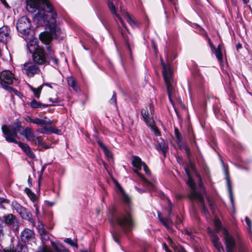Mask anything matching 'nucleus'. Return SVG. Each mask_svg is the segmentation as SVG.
<instances>
[{"mask_svg": "<svg viewBox=\"0 0 252 252\" xmlns=\"http://www.w3.org/2000/svg\"><path fill=\"white\" fill-rule=\"evenodd\" d=\"M51 15L45 14L44 12L40 11L35 16V18L39 21H42L47 26V31L41 33L39 37L41 41L45 44H48L54 37H58L61 33V30L56 24L57 14L54 12H50Z\"/></svg>", "mask_w": 252, "mask_h": 252, "instance_id": "1", "label": "nucleus"}, {"mask_svg": "<svg viewBox=\"0 0 252 252\" xmlns=\"http://www.w3.org/2000/svg\"><path fill=\"white\" fill-rule=\"evenodd\" d=\"M21 128L23 127L18 123L16 128L13 127H9L4 125L2 126V130L5 135V139L7 142L18 143L19 146L24 151L28 156L33 158H34V155L31 151L29 146L21 142H18L16 140V138L17 137V130H20Z\"/></svg>", "mask_w": 252, "mask_h": 252, "instance_id": "2", "label": "nucleus"}, {"mask_svg": "<svg viewBox=\"0 0 252 252\" xmlns=\"http://www.w3.org/2000/svg\"><path fill=\"white\" fill-rule=\"evenodd\" d=\"M162 66V76L166 86L168 96L170 102L173 105V98L175 96V89L173 86V80L172 72L169 63L164 64L161 60Z\"/></svg>", "mask_w": 252, "mask_h": 252, "instance_id": "3", "label": "nucleus"}, {"mask_svg": "<svg viewBox=\"0 0 252 252\" xmlns=\"http://www.w3.org/2000/svg\"><path fill=\"white\" fill-rule=\"evenodd\" d=\"M186 172L189 178L188 185L191 189V191L189 194V197L191 199L197 200L201 203L202 208L205 214V215L206 217H207L209 215V213L204 205L203 198L200 193L196 191L195 184L191 178L188 170L186 169Z\"/></svg>", "mask_w": 252, "mask_h": 252, "instance_id": "4", "label": "nucleus"}, {"mask_svg": "<svg viewBox=\"0 0 252 252\" xmlns=\"http://www.w3.org/2000/svg\"><path fill=\"white\" fill-rule=\"evenodd\" d=\"M117 224L124 231L130 230L134 225L132 217L129 213H121L116 218Z\"/></svg>", "mask_w": 252, "mask_h": 252, "instance_id": "5", "label": "nucleus"}, {"mask_svg": "<svg viewBox=\"0 0 252 252\" xmlns=\"http://www.w3.org/2000/svg\"><path fill=\"white\" fill-rule=\"evenodd\" d=\"M26 1L27 10L31 13L35 12L36 9H39L41 4L46 7L47 12H53V7L48 0H26Z\"/></svg>", "mask_w": 252, "mask_h": 252, "instance_id": "6", "label": "nucleus"}, {"mask_svg": "<svg viewBox=\"0 0 252 252\" xmlns=\"http://www.w3.org/2000/svg\"><path fill=\"white\" fill-rule=\"evenodd\" d=\"M14 79V75L9 70H4L0 73V84L1 87L8 91H13L15 94L19 95V92L9 86V85L12 84Z\"/></svg>", "mask_w": 252, "mask_h": 252, "instance_id": "7", "label": "nucleus"}, {"mask_svg": "<svg viewBox=\"0 0 252 252\" xmlns=\"http://www.w3.org/2000/svg\"><path fill=\"white\" fill-rule=\"evenodd\" d=\"M16 28L22 37H26L27 36L33 33L31 29L30 20L27 17H22L18 20Z\"/></svg>", "mask_w": 252, "mask_h": 252, "instance_id": "8", "label": "nucleus"}, {"mask_svg": "<svg viewBox=\"0 0 252 252\" xmlns=\"http://www.w3.org/2000/svg\"><path fill=\"white\" fill-rule=\"evenodd\" d=\"M12 206L23 219L29 220L32 223L33 225H34V221L32 218V215L30 212L16 202H13Z\"/></svg>", "mask_w": 252, "mask_h": 252, "instance_id": "9", "label": "nucleus"}, {"mask_svg": "<svg viewBox=\"0 0 252 252\" xmlns=\"http://www.w3.org/2000/svg\"><path fill=\"white\" fill-rule=\"evenodd\" d=\"M22 71L30 77H33L35 74H38L40 69L38 66L32 63H25L22 66Z\"/></svg>", "mask_w": 252, "mask_h": 252, "instance_id": "10", "label": "nucleus"}, {"mask_svg": "<svg viewBox=\"0 0 252 252\" xmlns=\"http://www.w3.org/2000/svg\"><path fill=\"white\" fill-rule=\"evenodd\" d=\"M32 59L34 63L38 64L48 63L44 51L42 48H38L35 52L32 53Z\"/></svg>", "mask_w": 252, "mask_h": 252, "instance_id": "11", "label": "nucleus"}, {"mask_svg": "<svg viewBox=\"0 0 252 252\" xmlns=\"http://www.w3.org/2000/svg\"><path fill=\"white\" fill-rule=\"evenodd\" d=\"M152 105L146 107L141 110V114L143 118L149 126H152L154 124V121L152 115Z\"/></svg>", "mask_w": 252, "mask_h": 252, "instance_id": "12", "label": "nucleus"}, {"mask_svg": "<svg viewBox=\"0 0 252 252\" xmlns=\"http://www.w3.org/2000/svg\"><path fill=\"white\" fill-rule=\"evenodd\" d=\"M23 38L27 41V48L30 53H33L35 52L36 50L38 49L37 39L33 37V33L27 36L26 37Z\"/></svg>", "mask_w": 252, "mask_h": 252, "instance_id": "13", "label": "nucleus"}, {"mask_svg": "<svg viewBox=\"0 0 252 252\" xmlns=\"http://www.w3.org/2000/svg\"><path fill=\"white\" fill-rule=\"evenodd\" d=\"M223 233L226 251L227 252H232V250L235 247V240L225 229H223Z\"/></svg>", "mask_w": 252, "mask_h": 252, "instance_id": "14", "label": "nucleus"}, {"mask_svg": "<svg viewBox=\"0 0 252 252\" xmlns=\"http://www.w3.org/2000/svg\"><path fill=\"white\" fill-rule=\"evenodd\" d=\"M35 233L34 231L29 228H25L21 233L20 238L24 243H27L34 239Z\"/></svg>", "mask_w": 252, "mask_h": 252, "instance_id": "15", "label": "nucleus"}, {"mask_svg": "<svg viewBox=\"0 0 252 252\" xmlns=\"http://www.w3.org/2000/svg\"><path fill=\"white\" fill-rule=\"evenodd\" d=\"M43 127L41 128H38L36 130V131L38 133H42V134H49L51 133H55L58 134H61V131L59 129L56 128L54 126H49L47 127V126H43Z\"/></svg>", "mask_w": 252, "mask_h": 252, "instance_id": "16", "label": "nucleus"}, {"mask_svg": "<svg viewBox=\"0 0 252 252\" xmlns=\"http://www.w3.org/2000/svg\"><path fill=\"white\" fill-rule=\"evenodd\" d=\"M9 32V29L7 26L0 28V41L1 42L6 43L10 39Z\"/></svg>", "mask_w": 252, "mask_h": 252, "instance_id": "17", "label": "nucleus"}, {"mask_svg": "<svg viewBox=\"0 0 252 252\" xmlns=\"http://www.w3.org/2000/svg\"><path fill=\"white\" fill-rule=\"evenodd\" d=\"M210 46L212 52L215 54L216 58L220 62H222L223 61V57L221 51V45L219 44L217 48H216L215 46L210 41L209 42Z\"/></svg>", "mask_w": 252, "mask_h": 252, "instance_id": "18", "label": "nucleus"}, {"mask_svg": "<svg viewBox=\"0 0 252 252\" xmlns=\"http://www.w3.org/2000/svg\"><path fill=\"white\" fill-rule=\"evenodd\" d=\"M156 140L157 142V144L156 146V149L158 151H161L164 156H165L168 148L167 144H166L162 138Z\"/></svg>", "mask_w": 252, "mask_h": 252, "instance_id": "19", "label": "nucleus"}, {"mask_svg": "<svg viewBox=\"0 0 252 252\" xmlns=\"http://www.w3.org/2000/svg\"><path fill=\"white\" fill-rule=\"evenodd\" d=\"M3 219L4 223L7 225L15 226L17 225L18 223L17 218L12 214H8L6 216H3Z\"/></svg>", "mask_w": 252, "mask_h": 252, "instance_id": "20", "label": "nucleus"}, {"mask_svg": "<svg viewBox=\"0 0 252 252\" xmlns=\"http://www.w3.org/2000/svg\"><path fill=\"white\" fill-rule=\"evenodd\" d=\"M108 7H109L110 10L111 11V12L116 15V16L119 20V21L121 22L122 25L125 29H126V24H125L124 22L123 21L122 19L121 18V17L117 13L115 6L112 0H108Z\"/></svg>", "mask_w": 252, "mask_h": 252, "instance_id": "21", "label": "nucleus"}, {"mask_svg": "<svg viewBox=\"0 0 252 252\" xmlns=\"http://www.w3.org/2000/svg\"><path fill=\"white\" fill-rule=\"evenodd\" d=\"M171 213V210L169 209L168 211L169 217L168 218H164L161 216L160 213L158 212V218L160 221L164 225L167 229L170 228V225L172 223L171 220L170 218V215Z\"/></svg>", "mask_w": 252, "mask_h": 252, "instance_id": "22", "label": "nucleus"}, {"mask_svg": "<svg viewBox=\"0 0 252 252\" xmlns=\"http://www.w3.org/2000/svg\"><path fill=\"white\" fill-rule=\"evenodd\" d=\"M208 232L211 233V239L214 247L216 248L219 252H220L222 250V247L221 243L219 241L218 237L212 233L210 229L208 230Z\"/></svg>", "mask_w": 252, "mask_h": 252, "instance_id": "23", "label": "nucleus"}, {"mask_svg": "<svg viewBox=\"0 0 252 252\" xmlns=\"http://www.w3.org/2000/svg\"><path fill=\"white\" fill-rule=\"evenodd\" d=\"M143 163L139 157L136 156L132 157V163L135 168L139 169H141Z\"/></svg>", "mask_w": 252, "mask_h": 252, "instance_id": "24", "label": "nucleus"}, {"mask_svg": "<svg viewBox=\"0 0 252 252\" xmlns=\"http://www.w3.org/2000/svg\"><path fill=\"white\" fill-rule=\"evenodd\" d=\"M22 134L29 140L35 138L33 131L30 127H28L26 128V129L24 130Z\"/></svg>", "mask_w": 252, "mask_h": 252, "instance_id": "25", "label": "nucleus"}, {"mask_svg": "<svg viewBox=\"0 0 252 252\" xmlns=\"http://www.w3.org/2000/svg\"><path fill=\"white\" fill-rule=\"evenodd\" d=\"M33 124L39 125L40 126L51 125L52 124V122L48 119H40L39 118H35V121L33 122Z\"/></svg>", "mask_w": 252, "mask_h": 252, "instance_id": "26", "label": "nucleus"}, {"mask_svg": "<svg viewBox=\"0 0 252 252\" xmlns=\"http://www.w3.org/2000/svg\"><path fill=\"white\" fill-rule=\"evenodd\" d=\"M47 50H48L47 57L49 61H52L55 64H58V60L54 55L53 52L50 49L49 46L47 47Z\"/></svg>", "mask_w": 252, "mask_h": 252, "instance_id": "27", "label": "nucleus"}, {"mask_svg": "<svg viewBox=\"0 0 252 252\" xmlns=\"http://www.w3.org/2000/svg\"><path fill=\"white\" fill-rule=\"evenodd\" d=\"M97 142L98 144L102 148L103 150V152L105 155V156L110 158H112V153L107 149V148L105 146V145L103 144L102 141L99 139H97Z\"/></svg>", "mask_w": 252, "mask_h": 252, "instance_id": "28", "label": "nucleus"}, {"mask_svg": "<svg viewBox=\"0 0 252 252\" xmlns=\"http://www.w3.org/2000/svg\"><path fill=\"white\" fill-rule=\"evenodd\" d=\"M4 252H28V250L27 246L18 245L14 251L5 250Z\"/></svg>", "mask_w": 252, "mask_h": 252, "instance_id": "29", "label": "nucleus"}, {"mask_svg": "<svg viewBox=\"0 0 252 252\" xmlns=\"http://www.w3.org/2000/svg\"><path fill=\"white\" fill-rule=\"evenodd\" d=\"M124 16L125 18H126V21L129 23V24L132 27H136L137 22L132 19L130 16L126 12H125L123 13Z\"/></svg>", "mask_w": 252, "mask_h": 252, "instance_id": "30", "label": "nucleus"}, {"mask_svg": "<svg viewBox=\"0 0 252 252\" xmlns=\"http://www.w3.org/2000/svg\"><path fill=\"white\" fill-rule=\"evenodd\" d=\"M67 83L68 85L72 87L74 90L76 92L78 91V88L76 85L75 80L73 77L70 76L67 78Z\"/></svg>", "mask_w": 252, "mask_h": 252, "instance_id": "31", "label": "nucleus"}, {"mask_svg": "<svg viewBox=\"0 0 252 252\" xmlns=\"http://www.w3.org/2000/svg\"><path fill=\"white\" fill-rule=\"evenodd\" d=\"M48 105L47 104H42L35 100H32L30 103V106L33 108L46 107Z\"/></svg>", "mask_w": 252, "mask_h": 252, "instance_id": "32", "label": "nucleus"}, {"mask_svg": "<svg viewBox=\"0 0 252 252\" xmlns=\"http://www.w3.org/2000/svg\"><path fill=\"white\" fill-rule=\"evenodd\" d=\"M42 89V86H40L37 89L34 88L32 87H31V89L34 93V94L35 97L37 98H39L40 96V94L41 93V90Z\"/></svg>", "mask_w": 252, "mask_h": 252, "instance_id": "33", "label": "nucleus"}, {"mask_svg": "<svg viewBox=\"0 0 252 252\" xmlns=\"http://www.w3.org/2000/svg\"><path fill=\"white\" fill-rule=\"evenodd\" d=\"M25 192L32 201H34L36 200V196L35 194L32 192L29 189L26 188L25 189Z\"/></svg>", "mask_w": 252, "mask_h": 252, "instance_id": "34", "label": "nucleus"}, {"mask_svg": "<svg viewBox=\"0 0 252 252\" xmlns=\"http://www.w3.org/2000/svg\"><path fill=\"white\" fill-rule=\"evenodd\" d=\"M121 193L124 202L126 204H128L130 201L129 197L125 193L124 190L123 191V192H121Z\"/></svg>", "mask_w": 252, "mask_h": 252, "instance_id": "35", "label": "nucleus"}, {"mask_svg": "<svg viewBox=\"0 0 252 252\" xmlns=\"http://www.w3.org/2000/svg\"><path fill=\"white\" fill-rule=\"evenodd\" d=\"M171 246L174 249L175 252H187L181 246H175V244H171Z\"/></svg>", "mask_w": 252, "mask_h": 252, "instance_id": "36", "label": "nucleus"}, {"mask_svg": "<svg viewBox=\"0 0 252 252\" xmlns=\"http://www.w3.org/2000/svg\"><path fill=\"white\" fill-rule=\"evenodd\" d=\"M179 146H180L181 150H185L186 153H187V155L188 156H189V155L190 154V150H189V148L186 146V144H184L180 145Z\"/></svg>", "mask_w": 252, "mask_h": 252, "instance_id": "37", "label": "nucleus"}, {"mask_svg": "<svg viewBox=\"0 0 252 252\" xmlns=\"http://www.w3.org/2000/svg\"><path fill=\"white\" fill-rule=\"evenodd\" d=\"M227 187H228V191H229V196H230V198L231 199V202L233 203V196H232V187L231 186V184H230V182L229 181V180H227Z\"/></svg>", "mask_w": 252, "mask_h": 252, "instance_id": "38", "label": "nucleus"}, {"mask_svg": "<svg viewBox=\"0 0 252 252\" xmlns=\"http://www.w3.org/2000/svg\"><path fill=\"white\" fill-rule=\"evenodd\" d=\"M245 220L247 225L249 226V231L250 233L252 232V222L251 220L249 219V218L247 217L245 218Z\"/></svg>", "mask_w": 252, "mask_h": 252, "instance_id": "39", "label": "nucleus"}, {"mask_svg": "<svg viewBox=\"0 0 252 252\" xmlns=\"http://www.w3.org/2000/svg\"><path fill=\"white\" fill-rule=\"evenodd\" d=\"M117 98L116 95L115 93H113L111 98L109 100V102L111 104H116Z\"/></svg>", "mask_w": 252, "mask_h": 252, "instance_id": "40", "label": "nucleus"}, {"mask_svg": "<svg viewBox=\"0 0 252 252\" xmlns=\"http://www.w3.org/2000/svg\"><path fill=\"white\" fill-rule=\"evenodd\" d=\"M64 242L66 243L70 244L71 246H75L76 248L78 247L77 244L70 238L66 239L65 240H64Z\"/></svg>", "mask_w": 252, "mask_h": 252, "instance_id": "41", "label": "nucleus"}, {"mask_svg": "<svg viewBox=\"0 0 252 252\" xmlns=\"http://www.w3.org/2000/svg\"><path fill=\"white\" fill-rule=\"evenodd\" d=\"M152 128L153 131L154 132L155 135L156 136H160V133L158 130L157 128L155 126L154 124L152 126H150Z\"/></svg>", "mask_w": 252, "mask_h": 252, "instance_id": "42", "label": "nucleus"}, {"mask_svg": "<svg viewBox=\"0 0 252 252\" xmlns=\"http://www.w3.org/2000/svg\"><path fill=\"white\" fill-rule=\"evenodd\" d=\"M175 133L176 137L178 140L177 142L178 144H179V143L181 142V138L180 134L177 129H175Z\"/></svg>", "mask_w": 252, "mask_h": 252, "instance_id": "43", "label": "nucleus"}, {"mask_svg": "<svg viewBox=\"0 0 252 252\" xmlns=\"http://www.w3.org/2000/svg\"><path fill=\"white\" fill-rule=\"evenodd\" d=\"M135 172L137 174V175L140 178H141L142 179V180L143 181H144L145 183H148L149 185H152L151 184L150 182H149L145 178H144V177L143 176V175L141 173H140L139 172H138L137 171H135Z\"/></svg>", "mask_w": 252, "mask_h": 252, "instance_id": "44", "label": "nucleus"}, {"mask_svg": "<svg viewBox=\"0 0 252 252\" xmlns=\"http://www.w3.org/2000/svg\"><path fill=\"white\" fill-rule=\"evenodd\" d=\"M215 225L217 231H218L220 227V221L216 220L215 221Z\"/></svg>", "mask_w": 252, "mask_h": 252, "instance_id": "45", "label": "nucleus"}, {"mask_svg": "<svg viewBox=\"0 0 252 252\" xmlns=\"http://www.w3.org/2000/svg\"><path fill=\"white\" fill-rule=\"evenodd\" d=\"M114 183L115 186L117 187V188L119 189V190L121 191V192H123V191L124 190L122 188L121 185L119 184V183L116 180H114Z\"/></svg>", "mask_w": 252, "mask_h": 252, "instance_id": "46", "label": "nucleus"}, {"mask_svg": "<svg viewBox=\"0 0 252 252\" xmlns=\"http://www.w3.org/2000/svg\"><path fill=\"white\" fill-rule=\"evenodd\" d=\"M142 166L143 167V169L145 171V173L147 174H150V170H149L148 167L146 165V164L145 163H143Z\"/></svg>", "mask_w": 252, "mask_h": 252, "instance_id": "47", "label": "nucleus"}, {"mask_svg": "<svg viewBox=\"0 0 252 252\" xmlns=\"http://www.w3.org/2000/svg\"><path fill=\"white\" fill-rule=\"evenodd\" d=\"M208 201L209 207H210L211 209L213 210L214 209V201L210 198H208Z\"/></svg>", "mask_w": 252, "mask_h": 252, "instance_id": "48", "label": "nucleus"}, {"mask_svg": "<svg viewBox=\"0 0 252 252\" xmlns=\"http://www.w3.org/2000/svg\"><path fill=\"white\" fill-rule=\"evenodd\" d=\"M39 232L41 236L44 235L45 236H47V238H48V236L47 235L46 231L43 229H39Z\"/></svg>", "mask_w": 252, "mask_h": 252, "instance_id": "49", "label": "nucleus"}, {"mask_svg": "<svg viewBox=\"0 0 252 252\" xmlns=\"http://www.w3.org/2000/svg\"><path fill=\"white\" fill-rule=\"evenodd\" d=\"M33 140L35 141V143L36 142V141H37L38 142V144H41L42 141V139L40 136L36 137L35 138L33 139Z\"/></svg>", "mask_w": 252, "mask_h": 252, "instance_id": "50", "label": "nucleus"}, {"mask_svg": "<svg viewBox=\"0 0 252 252\" xmlns=\"http://www.w3.org/2000/svg\"><path fill=\"white\" fill-rule=\"evenodd\" d=\"M25 120L28 122L32 123H33V122H34V121H35V119H32L31 117H30L29 116H27L25 118Z\"/></svg>", "mask_w": 252, "mask_h": 252, "instance_id": "51", "label": "nucleus"}, {"mask_svg": "<svg viewBox=\"0 0 252 252\" xmlns=\"http://www.w3.org/2000/svg\"><path fill=\"white\" fill-rule=\"evenodd\" d=\"M49 100L51 102L53 103H57L58 102V98L57 97L55 98H50Z\"/></svg>", "mask_w": 252, "mask_h": 252, "instance_id": "52", "label": "nucleus"}, {"mask_svg": "<svg viewBox=\"0 0 252 252\" xmlns=\"http://www.w3.org/2000/svg\"><path fill=\"white\" fill-rule=\"evenodd\" d=\"M45 203L47 205H48V206H52L54 205V202H51L50 201H45Z\"/></svg>", "mask_w": 252, "mask_h": 252, "instance_id": "53", "label": "nucleus"}, {"mask_svg": "<svg viewBox=\"0 0 252 252\" xmlns=\"http://www.w3.org/2000/svg\"><path fill=\"white\" fill-rule=\"evenodd\" d=\"M5 224L4 221L0 218V227H3Z\"/></svg>", "mask_w": 252, "mask_h": 252, "instance_id": "54", "label": "nucleus"}, {"mask_svg": "<svg viewBox=\"0 0 252 252\" xmlns=\"http://www.w3.org/2000/svg\"><path fill=\"white\" fill-rule=\"evenodd\" d=\"M199 187L201 191L205 192L204 188L203 187L202 183L200 182L199 184Z\"/></svg>", "mask_w": 252, "mask_h": 252, "instance_id": "55", "label": "nucleus"}, {"mask_svg": "<svg viewBox=\"0 0 252 252\" xmlns=\"http://www.w3.org/2000/svg\"><path fill=\"white\" fill-rule=\"evenodd\" d=\"M163 246L164 249L167 252H171V251L168 249L167 245L165 243L163 244Z\"/></svg>", "mask_w": 252, "mask_h": 252, "instance_id": "56", "label": "nucleus"}, {"mask_svg": "<svg viewBox=\"0 0 252 252\" xmlns=\"http://www.w3.org/2000/svg\"><path fill=\"white\" fill-rule=\"evenodd\" d=\"M3 227H0V239H1L3 236Z\"/></svg>", "mask_w": 252, "mask_h": 252, "instance_id": "57", "label": "nucleus"}, {"mask_svg": "<svg viewBox=\"0 0 252 252\" xmlns=\"http://www.w3.org/2000/svg\"><path fill=\"white\" fill-rule=\"evenodd\" d=\"M0 0L3 3V4L5 5V7H9L8 3L6 2L5 0Z\"/></svg>", "mask_w": 252, "mask_h": 252, "instance_id": "58", "label": "nucleus"}, {"mask_svg": "<svg viewBox=\"0 0 252 252\" xmlns=\"http://www.w3.org/2000/svg\"><path fill=\"white\" fill-rule=\"evenodd\" d=\"M178 102L182 106H183V107H185V106L183 104L182 101H181V99L180 98H179L178 99Z\"/></svg>", "mask_w": 252, "mask_h": 252, "instance_id": "59", "label": "nucleus"}, {"mask_svg": "<svg viewBox=\"0 0 252 252\" xmlns=\"http://www.w3.org/2000/svg\"><path fill=\"white\" fill-rule=\"evenodd\" d=\"M51 252V251H50V250H48V249H44V250H43V252Z\"/></svg>", "mask_w": 252, "mask_h": 252, "instance_id": "60", "label": "nucleus"}, {"mask_svg": "<svg viewBox=\"0 0 252 252\" xmlns=\"http://www.w3.org/2000/svg\"><path fill=\"white\" fill-rule=\"evenodd\" d=\"M232 3L234 4V5H236V3H237V0H232Z\"/></svg>", "mask_w": 252, "mask_h": 252, "instance_id": "61", "label": "nucleus"}, {"mask_svg": "<svg viewBox=\"0 0 252 252\" xmlns=\"http://www.w3.org/2000/svg\"><path fill=\"white\" fill-rule=\"evenodd\" d=\"M186 233L188 235H189V236H191V233L190 232H189V231H186Z\"/></svg>", "mask_w": 252, "mask_h": 252, "instance_id": "62", "label": "nucleus"}, {"mask_svg": "<svg viewBox=\"0 0 252 252\" xmlns=\"http://www.w3.org/2000/svg\"><path fill=\"white\" fill-rule=\"evenodd\" d=\"M42 236V237L44 239H45V240H48V239H49V238H47V236H45L44 235H43V236Z\"/></svg>", "mask_w": 252, "mask_h": 252, "instance_id": "63", "label": "nucleus"}, {"mask_svg": "<svg viewBox=\"0 0 252 252\" xmlns=\"http://www.w3.org/2000/svg\"><path fill=\"white\" fill-rule=\"evenodd\" d=\"M243 1L245 3H247L249 2V0H243Z\"/></svg>", "mask_w": 252, "mask_h": 252, "instance_id": "64", "label": "nucleus"}]
</instances>
